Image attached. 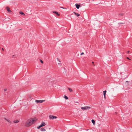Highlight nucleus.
<instances>
[{"instance_id":"nucleus-1","label":"nucleus","mask_w":132,"mask_h":132,"mask_svg":"<svg viewBox=\"0 0 132 132\" xmlns=\"http://www.w3.org/2000/svg\"><path fill=\"white\" fill-rule=\"evenodd\" d=\"M37 119L36 118H30L28 120L26 123V126H29L33 124L37 120Z\"/></svg>"},{"instance_id":"nucleus-2","label":"nucleus","mask_w":132,"mask_h":132,"mask_svg":"<svg viewBox=\"0 0 132 132\" xmlns=\"http://www.w3.org/2000/svg\"><path fill=\"white\" fill-rule=\"evenodd\" d=\"M90 108V107L88 106H86L84 107H81V109L83 111L89 109Z\"/></svg>"},{"instance_id":"nucleus-3","label":"nucleus","mask_w":132,"mask_h":132,"mask_svg":"<svg viewBox=\"0 0 132 132\" xmlns=\"http://www.w3.org/2000/svg\"><path fill=\"white\" fill-rule=\"evenodd\" d=\"M45 100H36L35 101V102L37 103H41L43 102H45Z\"/></svg>"},{"instance_id":"nucleus-4","label":"nucleus","mask_w":132,"mask_h":132,"mask_svg":"<svg viewBox=\"0 0 132 132\" xmlns=\"http://www.w3.org/2000/svg\"><path fill=\"white\" fill-rule=\"evenodd\" d=\"M49 118L50 119H56L57 117L55 116H53L50 115L49 116Z\"/></svg>"},{"instance_id":"nucleus-5","label":"nucleus","mask_w":132,"mask_h":132,"mask_svg":"<svg viewBox=\"0 0 132 132\" xmlns=\"http://www.w3.org/2000/svg\"><path fill=\"white\" fill-rule=\"evenodd\" d=\"M6 9L8 12H9V13L11 12H12L10 10V8L9 7H6Z\"/></svg>"},{"instance_id":"nucleus-6","label":"nucleus","mask_w":132,"mask_h":132,"mask_svg":"<svg viewBox=\"0 0 132 132\" xmlns=\"http://www.w3.org/2000/svg\"><path fill=\"white\" fill-rule=\"evenodd\" d=\"M75 6H76V7L77 9H79V8L80 7V5L79 4H78L77 3L76 4Z\"/></svg>"},{"instance_id":"nucleus-7","label":"nucleus","mask_w":132,"mask_h":132,"mask_svg":"<svg viewBox=\"0 0 132 132\" xmlns=\"http://www.w3.org/2000/svg\"><path fill=\"white\" fill-rule=\"evenodd\" d=\"M73 13L76 15L77 16H79L80 15V14L76 13L74 12H73Z\"/></svg>"},{"instance_id":"nucleus-8","label":"nucleus","mask_w":132,"mask_h":132,"mask_svg":"<svg viewBox=\"0 0 132 132\" xmlns=\"http://www.w3.org/2000/svg\"><path fill=\"white\" fill-rule=\"evenodd\" d=\"M53 12L54 13H55L56 14H57L58 16H60V14L58 13L56 11H53Z\"/></svg>"},{"instance_id":"nucleus-9","label":"nucleus","mask_w":132,"mask_h":132,"mask_svg":"<svg viewBox=\"0 0 132 132\" xmlns=\"http://www.w3.org/2000/svg\"><path fill=\"white\" fill-rule=\"evenodd\" d=\"M40 130L42 131H45L46 130L44 128H42L40 129Z\"/></svg>"},{"instance_id":"nucleus-10","label":"nucleus","mask_w":132,"mask_h":132,"mask_svg":"<svg viewBox=\"0 0 132 132\" xmlns=\"http://www.w3.org/2000/svg\"><path fill=\"white\" fill-rule=\"evenodd\" d=\"M4 119L6 120L7 121H8V122H9V123H11V121H10V120H9V119H6V118H4Z\"/></svg>"},{"instance_id":"nucleus-11","label":"nucleus","mask_w":132,"mask_h":132,"mask_svg":"<svg viewBox=\"0 0 132 132\" xmlns=\"http://www.w3.org/2000/svg\"><path fill=\"white\" fill-rule=\"evenodd\" d=\"M92 122L93 123L94 125H95V121L94 120H93V119L92 120Z\"/></svg>"},{"instance_id":"nucleus-12","label":"nucleus","mask_w":132,"mask_h":132,"mask_svg":"<svg viewBox=\"0 0 132 132\" xmlns=\"http://www.w3.org/2000/svg\"><path fill=\"white\" fill-rule=\"evenodd\" d=\"M19 13L20 14H21L23 15H25V14L22 12H20Z\"/></svg>"},{"instance_id":"nucleus-13","label":"nucleus","mask_w":132,"mask_h":132,"mask_svg":"<svg viewBox=\"0 0 132 132\" xmlns=\"http://www.w3.org/2000/svg\"><path fill=\"white\" fill-rule=\"evenodd\" d=\"M19 121H18V120H14L13 121V122L14 123H17Z\"/></svg>"},{"instance_id":"nucleus-14","label":"nucleus","mask_w":132,"mask_h":132,"mask_svg":"<svg viewBox=\"0 0 132 132\" xmlns=\"http://www.w3.org/2000/svg\"><path fill=\"white\" fill-rule=\"evenodd\" d=\"M68 89L69 90L70 92H71L73 91L72 89L71 88H68Z\"/></svg>"},{"instance_id":"nucleus-15","label":"nucleus","mask_w":132,"mask_h":132,"mask_svg":"<svg viewBox=\"0 0 132 132\" xmlns=\"http://www.w3.org/2000/svg\"><path fill=\"white\" fill-rule=\"evenodd\" d=\"M41 125L43 126H45L46 125L45 123L44 122H42Z\"/></svg>"},{"instance_id":"nucleus-16","label":"nucleus","mask_w":132,"mask_h":132,"mask_svg":"<svg viewBox=\"0 0 132 132\" xmlns=\"http://www.w3.org/2000/svg\"><path fill=\"white\" fill-rule=\"evenodd\" d=\"M106 90H104V91H103V94H104V96H105V94H106Z\"/></svg>"},{"instance_id":"nucleus-17","label":"nucleus","mask_w":132,"mask_h":132,"mask_svg":"<svg viewBox=\"0 0 132 132\" xmlns=\"http://www.w3.org/2000/svg\"><path fill=\"white\" fill-rule=\"evenodd\" d=\"M64 98L66 100H67L68 99V97L66 95H64Z\"/></svg>"},{"instance_id":"nucleus-18","label":"nucleus","mask_w":132,"mask_h":132,"mask_svg":"<svg viewBox=\"0 0 132 132\" xmlns=\"http://www.w3.org/2000/svg\"><path fill=\"white\" fill-rule=\"evenodd\" d=\"M119 15L121 16H122L123 15V14L122 13H120L119 14Z\"/></svg>"},{"instance_id":"nucleus-19","label":"nucleus","mask_w":132,"mask_h":132,"mask_svg":"<svg viewBox=\"0 0 132 132\" xmlns=\"http://www.w3.org/2000/svg\"><path fill=\"white\" fill-rule=\"evenodd\" d=\"M40 62H41L42 63H43V61L42 60H40Z\"/></svg>"},{"instance_id":"nucleus-20","label":"nucleus","mask_w":132,"mask_h":132,"mask_svg":"<svg viewBox=\"0 0 132 132\" xmlns=\"http://www.w3.org/2000/svg\"><path fill=\"white\" fill-rule=\"evenodd\" d=\"M4 92H5L7 90V89L6 88H4Z\"/></svg>"},{"instance_id":"nucleus-21","label":"nucleus","mask_w":132,"mask_h":132,"mask_svg":"<svg viewBox=\"0 0 132 132\" xmlns=\"http://www.w3.org/2000/svg\"><path fill=\"white\" fill-rule=\"evenodd\" d=\"M57 61H59L60 62H61V61L58 58H57Z\"/></svg>"},{"instance_id":"nucleus-22","label":"nucleus","mask_w":132,"mask_h":132,"mask_svg":"<svg viewBox=\"0 0 132 132\" xmlns=\"http://www.w3.org/2000/svg\"><path fill=\"white\" fill-rule=\"evenodd\" d=\"M37 128L38 129H39L40 128V126H39V127H37Z\"/></svg>"},{"instance_id":"nucleus-23","label":"nucleus","mask_w":132,"mask_h":132,"mask_svg":"<svg viewBox=\"0 0 132 132\" xmlns=\"http://www.w3.org/2000/svg\"><path fill=\"white\" fill-rule=\"evenodd\" d=\"M84 54V53L83 52H82L81 54V55H82V54Z\"/></svg>"},{"instance_id":"nucleus-24","label":"nucleus","mask_w":132,"mask_h":132,"mask_svg":"<svg viewBox=\"0 0 132 132\" xmlns=\"http://www.w3.org/2000/svg\"><path fill=\"white\" fill-rule=\"evenodd\" d=\"M39 126L40 128L42 127H43L41 124Z\"/></svg>"},{"instance_id":"nucleus-25","label":"nucleus","mask_w":132,"mask_h":132,"mask_svg":"<svg viewBox=\"0 0 132 132\" xmlns=\"http://www.w3.org/2000/svg\"><path fill=\"white\" fill-rule=\"evenodd\" d=\"M127 59H128V60H130V59H129V58L128 57H127Z\"/></svg>"},{"instance_id":"nucleus-26","label":"nucleus","mask_w":132,"mask_h":132,"mask_svg":"<svg viewBox=\"0 0 132 132\" xmlns=\"http://www.w3.org/2000/svg\"><path fill=\"white\" fill-rule=\"evenodd\" d=\"M92 63L93 64V65H95L94 64V62H92Z\"/></svg>"},{"instance_id":"nucleus-27","label":"nucleus","mask_w":132,"mask_h":132,"mask_svg":"<svg viewBox=\"0 0 132 132\" xmlns=\"http://www.w3.org/2000/svg\"><path fill=\"white\" fill-rule=\"evenodd\" d=\"M127 52L128 53H129V52H130V51H128Z\"/></svg>"},{"instance_id":"nucleus-28","label":"nucleus","mask_w":132,"mask_h":132,"mask_svg":"<svg viewBox=\"0 0 132 132\" xmlns=\"http://www.w3.org/2000/svg\"><path fill=\"white\" fill-rule=\"evenodd\" d=\"M2 49L3 51H4V50L3 48H2Z\"/></svg>"},{"instance_id":"nucleus-29","label":"nucleus","mask_w":132,"mask_h":132,"mask_svg":"<svg viewBox=\"0 0 132 132\" xmlns=\"http://www.w3.org/2000/svg\"><path fill=\"white\" fill-rule=\"evenodd\" d=\"M104 96V98H105V96Z\"/></svg>"},{"instance_id":"nucleus-30","label":"nucleus","mask_w":132,"mask_h":132,"mask_svg":"<svg viewBox=\"0 0 132 132\" xmlns=\"http://www.w3.org/2000/svg\"><path fill=\"white\" fill-rule=\"evenodd\" d=\"M61 8H63V9H64V7H61Z\"/></svg>"}]
</instances>
